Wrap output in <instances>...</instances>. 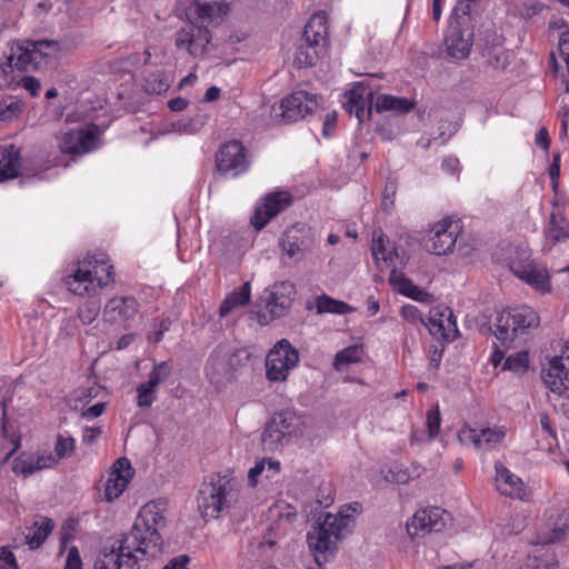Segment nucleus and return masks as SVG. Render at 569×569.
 I'll list each match as a JSON object with an SVG mask.
<instances>
[{
    "label": "nucleus",
    "instance_id": "1",
    "mask_svg": "<svg viewBox=\"0 0 569 569\" xmlns=\"http://www.w3.org/2000/svg\"><path fill=\"white\" fill-rule=\"evenodd\" d=\"M167 507V500L161 498L143 505L131 530L120 540L118 550L133 569H147L160 559L163 539L159 529L166 523Z\"/></svg>",
    "mask_w": 569,
    "mask_h": 569
},
{
    "label": "nucleus",
    "instance_id": "2",
    "mask_svg": "<svg viewBox=\"0 0 569 569\" xmlns=\"http://www.w3.org/2000/svg\"><path fill=\"white\" fill-rule=\"evenodd\" d=\"M228 11L229 7L223 1H190L183 10L188 24L177 32V48L187 49L193 57L202 56L211 40L207 24L218 23L227 16Z\"/></svg>",
    "mask_w": 569,
    "mask_h": 569
},
{
    "label": "nucleus",
    "instance_id": "3",
    "mask_svg": "<svg viewBox=\"0 0 569 569\" xmlns=\"http://www.w3.org/2000/svg\"><path fill=\"white\" fill-rule=\"evenodd\" d=\"M359 510L358 502L346 505L337 513L319 518L317 525L307 532L308 549L319 567L335 558L339 541L350 532L353 515Z\"/></svg>",
    "mask_w": 569,
    "mask_h": 569
},
{
    "label": "nucleus",
    "instance_id": "4",
    "mask_svg": "<svg viewBox=\"0 0 569 569\" xmlns=\"http://www.w3.org/2000/svg\"><path fill=\"white\" fill-rule=\"evenodd\" d=\"M239 499L240 487L234 477L211 475L198 491V510L206 521L216 520L230 513L238 506Z\"/></svg>",
    "mask_w": 569,
    "mask_h": 569
},
{
    "label": "nucleus",
    "instance_id": "5",
    "mask_svg": "<svg viewBox=\"0 0 569 569\" xmlns=\"http://www.w3.org/2000/svg\"><path fill=\"white\" fill-rule=\"evenodd\" d=\"M114 282L113 266L103 256H87L73 263L64 277L67 289L79 297L92 298Z\"/></svg>",
    "mask_w": 569,
    "mask_h": 569
},
{
    "label": "nucleus",
    "instance_id": "6",
    "mask_svg": "<svg viewBox=\"0 0 569 569\" xmlns=\"http://www.w3.org/2000/svg\"><path fill=\"white\" fill-rule=\"evenodd\" d=\"M371 252L378 264L382 262L387 268H391L389 283L397 292L418 302H429L431 300V295L428 291L415 284L396 269L398 263H402L403 258L400 257L397 248L390 243L381 231L373 232Z\"/></svg>",
    "mask_w": 569,
    "mask_h": 569
},
{
    "label": "nucleus",
    "instance_id": "7",
    "mask_svg": "<svg viewBox=\"0 0 569 569\" xmlns=\"http://www.w3.org/2000/svg\"><path fill=\"white\" fill-rule=\"evenodd\" d=\"M60 44L58 41H17L11 46V60H16L19 72L29 68L41 69L59 59Z\"/></svg>",
    "mask_w": 569,
    "mask_h": 569
},
{
    "label": "nucleus",
    "instance_id": "8",
    "mask_svg": "<svg viewBox=\"0 0 569 569\" xmlns=\"http://www.w3.org/2000/svg\"><path fill=\"white\" fill-rule=\"evenodd\" d=\"M538 326L537 312L531 307L521 306L502 311L496 319L493 333L503 346H508Z\"/></svg>",
    "mask_w": 569,
    "mask_h": 569
},
{
    "label": "nucleus",
    "instance_id": "9",
    "mask_svg": "<svg viewBox=\"0 0 569 569\" xmlns=\"http://www.w3.org/2000/svg\"><path fill=\"white\" fill-rule=\"evenodd\" d=\"M511 272L535 290L546 293L551 290L550 274L546 267L535 262L528 251L517 250L509 262Z\"/></svg>",
    "mask_w": 569,
    "mask_h": 569
},
{
    "label": "nucleus",
    "instance_id": "10",
    "mask_svg": "<svg viewBox=\"0 0 569 569\" xmlns=\"http://www.w3.org/2000/svg\"><path fill=\"white\" fill-rule=\"evenodd\" d=\"M298 362V350L288 340L282 339L267 355L266 377L272 382H283Z\"/></svg>",
    "mask_w": 569,
    "mask_h": 569
},
{
    "label": "nucleus",
    "instance_id": "11",
    "mask_svg": "<svg viewBox=\"0 0 569 569\" xmlns=\"http://www.w3.org/2000/svg\"><path fill=\"white\" fill-rule=\"evenodd\" d=\"M250 164V154L246 147L238 140L223 143L216 154L218 171L228 178H237L246 173Z\"/></svg>",
    "mask_w": 569,
    "mask_h": 569
},
{
    "label": "nucleus",
    "instance_id": "12",
    "mask_svg": "<svg viewBox=\"0 0 569 569\" xmlns=\"http://www.w3.org/2000/svg\"><path fill=\"white\" fill-rule=\"evenodd\" d=\"M461 232V226L451 218H443L435 222L427 232L425 248L428 252L442 256L452 252L458 236Z\"/></svg>",
    "mask_w": 569,
    "mask_h": 569
},
{
    "label": "nucleus",
    "instance_id": "13",
    "mask_svg": "<svg viewBox=\"0 0 569 569\" xmlns=\"http://www.w3.org/2000/svg\"><path fill=\"white\" fill-rule=\"evenodd\" d=\"M100 134L96 124L70 129L58 137V147L63 153L82 156L99 147Z\"/></svg>",
    "mask_w": 569,
    "mask_h": 569
},
{
    "label": "nucleus",
    "instance_id": "14",
    "mask_svg": "<svg viewBox=\"0 0 569 569\" xmlns=\"http://www.w3.org/2000/svg\"><path fill=\"white\" fill-rule=\"evenodd\" d=\"M319 106L316 94L300 90L283 98L278 108L273 107L274 118L284 122H296L312 113Z\"/></svg>",
    "mask_w": 569,
    "mask_h": 569
},
{
    "label": "nucleus",
    "instance_id": "15",
    "mask_svg": "<svg viewBox=\"0 0 569 569\" xmlns=\"http://www.w3.org/2000/svg\"><path fill=\"white\" fill-rule=\"evenodd\" d=\"M545 385L559 396L569 397V343L542 369Z\"/></svg>",
    "mask_w": 569,
    "mask_h": 569
},
{
    "label": "nucleus",
    "instance_id": "16",
    "mask_svg": "<svg viewBox=\"0 0 569 569\" xmlns=\"http://www.w3.org/2000/svg\"><path fill=\"white\" fill-rule=\"evenodd\" d=\"M507 431L505 426H492L478 430L465 425L458 431V440L462 446L473 447L479 451H488L502 443Z\"/></svg>",
    "mask_w": 569,
    "mask_h": 569
},
{
    "label": "nucleus",
    "instance_id": "17",
    "mask_svg": "<svg viewBox=\"0 0 569 569\" xmlns=\"http://www.w3.org/2000/svg\"><path fill=\"white\" fill-rule=\"evenodd\" d=\"M447 512L438 507L423 508L407 521V532L411 538L425 537L430 532L441 531L447 523Z\"/></svg>",
    "mask_w": 569,
    "mask_h": 569
},
{
    "label": "nucleus",
    "instance_id": "18",
    "mask_svg": "<svg viewBox=\"0 0 569 569\" xmlns=\"http://www.w3.org/2000/svg\"><path fill=\"white\" fill-rule=\"evenodd\" d=\"M569 532V500L550 510L546 529L538 536L536 545H550L561 541Z\"/></svg>",
    "mask_w": 569,
    "mask_h": 569
},
{
    "label": "nucleus",
    "instance_id": "19",
    "mask_svg": "<svg viewBox=\"0 0 569 569\" xmlns=\"http://www.w3.org/2000/svg\"><path fill=\"white\" fill-rule=\"evenodd\" d=\"M269 515L271 520L277 521V526L271 525L269 527V535L263 537L260 542L262 548H273L278 539L292 529V521L297 517V509L284 501H279L269 509Z\"/></svg>",
    "mask_w": 569,
    "mask_h": 569
},
{
    "label": "nucleus",
    "instance_id": "20",
    "mask_svg": "<svg viewBox=\"0 0 569 569\" xmlns=\"http://www.w3.org/2000/svg\"><path fill=\"white\" fill-rule=\"evenodd\" d=\"M133 476L134 470L130 460L126 457L117 459L109 470L103 490V499L107 502L117 500L126 491Z\"/></svg>",
    "mask_w": 569,
    "mask_h": 569
},
{
    "label": "nucleus",
    "instance_id": "21",
    "mask_svg": "<svg viewBox=\"0 0 569 569\" xmlns=\"http://www.w3.org/2000/svg\"><path fill=\"white\" fill-rule=\"evenodd\" d=\"M296 287L290 281L276 282L263 291L266 309L271 318H281L290 309Z\"/></svg>",
    "mask_w": 569,
    "mask_h": 569
},
{
    "label": "nucleus",
    "instance_id": "22",
    "mask_svg": "<svg viewBox=\"0 0 569 569\" xmlns=\"http://www.w3.org/2000/svg\"><path fill=\"white\" fill-rule=\"evenodd\" d=\"M291 201V196L286 191L272 192L266 196L263 202L256 206L251 224L256 230H261L273 217L289 207Z\"/></svg>",
    "mask_w": 569,
    "mask_h": 569
},
{
    "label": "nucleus",
    "instance_id": "23",
    "mask_svg": "<svg viewBox=\"0 0 569 569\" xmlns=\"http://www.w3.org/2000/svg\"><path fill=\"white\" fill-rule=\"evenodd\" d=\"M57 466V459L51 451L37 450L21 452L12 462V470L18 476L29 477L38 471L51 469Z\"/></svg>",
    "mask_w": 569,
    "mask_h": 569
},
{
    "label": "nucleus",
    "instance_id": "24",
    "mask_svg": "<svg viewBox=\"0 0 569 569\" xmlns=\"http://www.w3.org/2000/svg\"><path fill=\"white\" fill-rule=\"evenodd\" d=\"M139 313V303L132 296H116L110 298L103 308L107 322L126 326Z\"/></svg>",
    "mask_w": 569,
    "mask_h": 569
},
{
    "label": "nucleus",
    "instance_id": "25",
    "mask_svg": "<svg viewBox=\"0 0 569 569\" xmlns=\"http://www.w3.org/2000/svg\"><path fill=\"white\" fill-rule=\"evenodd\" d=\"M495 485L500 495L519 500L527 498V487L519 476L502 462L495 463Z\"/></svg>",
    "mask_w": 569,
    "mask_h": 569
},
{
    "label": "nucleus",
    "instance_id": "26",
    "mask_svg": "<svg viewBox=\"0 0 569 569\" xmlns=\"http://www.w3.org/2000/svg\"><path fill=\"white\" fill-rule=\"evenodd\" d=\"M234 355L224 350H216L206 365V375L213 383L230 380L234 371Z\"/></svg>",
    "mask_w": 569,
    "mask_h": 569
},
{
    "label": "nucleus",
    "instance_id": "27",
    "mask_svg": "<svg viewBox=\"0 0 569 569\" xmlns=\"http://www.w3.org/2000/svg\"><path fill=\"white\" fill-rule=\"evenodd\" d=\"M427 326L432 336L445 340H453L458 332L453 312L449 308L432 310Z\"/></svg>",
    "mask_w": 569,
    "mask_h": 569
},
{
    "label": "nucleus",
    "instance_id": "28",
    "mask_svg": "<svg viewBox=\"0 0 569 569\" xmlns=\"http://www.w3.org/2000/svg\"><path fill=\"white\" fill-rule=\"evenodd\" d=\"M368 94V88L358 82L348 92H346L342 98V106L345 110L350 114H355L359 123L363 122V120L370 114L367 100Z\"/></svg>",
    "mask_w": 569,
    "mask_h": 569
},
{
    "label": "nucleus",
    "instance_id": "29",
    "mask_svg": "<svg viewBox=\"0 0 569 569\" xmlns=\"http://www.w3.org/2000/svg\"><path fill=\"white\" fill-rule=\"evenodd\" d=\"M280 247L282 254L287 256L290 261H300L307 250L303 230L297 227L288 228L280 239Z\"/></svg>",
    "mask_w": 569,
    "mask_h": 569
},
{
    "label": "nucleus",
    "instance_id": "30",
    "mask_svg": "<svg viewBox=\"0 0 569 569\" xmlns=\"http://www.w3.org/2000/svg\"><path fill=\"white\" fill-rule=\"evenodd\" d=\"M281 431L290 440L291 438H300L307 435V427L311 420L308 417L299 416L292 411H281L273 415Z\"/></svg>",
    "mask_w": 569,
    "mask_h": 569
},
{
    "label": "nucleus",
    "instance_id": "31",
    "mask_svg": "<svg viewBox=\"0 0 569 569\" xmlns=\"http://www.w3.org/2000/svg\"><path fill=\"white\" fill-rule=\"evenodd\" d=\"M328 38L327 16L325 12H317L311 16L305 27L302 41L313 47L326 49Z\"/></svg>",
    "mask_w": 569,
    "mask_h": 569
},
{
    "label": "nucleus",
    "instance_id": "32",
    "mask_svg": "<svg viewBox=\"0 0 569 569\" xmlns=\"http://www.w3.org/2000/svg\"><path fill=\"white\" fill-rule=\"evenodd\" d=\"M447 52L455 60L466 59L472 47V34L458 28H452L447 36Z\"/></svg>",
    "mask_w": 569,
    "mask_h": 569
},
{
    "label": "nucleus",
    "instance_id": "33",
    "mask_svg": "<svg viewBox=\"0 0 569 569\" xmlns=\"http://www.w3.org/2000/svg\"><path fill=\"white\" fill-rule=\"evenodd\" d=\"M19 149L14 144L0 146V182L16 178L20 170Z\"/></svg>",
    "mask_w": 569,
    "mask_h": 569
},
{
    "label": "nucleus",
    "instance_id": "34",
    "mask_svg": "<svg viewBox=\"0 0 569 569\" xmlns=\"http://www.w3.org/2000/svg\"><path fill=\"white\" fill-rule=\"evenodd\" d=\"M250 295L251 289L249 282H244L240 288L227 295L219 308L220 317H226L232 311L248 305Z\"/></svg>",
    "mask_w": 569,
    "mask_h": 569
},
{
    "label": "nucleus",
    "instance_id": "35",
    "mask_svg": "<svg viewBox=\"0 0 569 569\" xmlns=\"http://www.w3.org/2000/svg\"><path fill=\"white\" fill-rule=\"evenodd\" d=\"M280 472V462L271 458H262L256 461L248 472L250 486L256 487L261 479H272Z\"/></svg>",
    "mask_w": 569,
    "mask_h": 569
},
{
    "label": "nucleus",
    "instance_id": "36",
    "mask_svg": "<svg viewBox=\"0 0 569 569\" xmlns=\"http://www.w3.org/2000/svg\"><path fill=\"white\" fill-rule=\"evenodd\" d=\"M545 237L551 246L569 239V221L561 214L551 212Z\"/></svg>",
    "mask_w": 569,
    "mask_h": 569
},
{
    "label": "nucleus",
    "instance_id": "37",
    "mask_svg": "<svg viewBox=\"0 0 569 569\" xmlns=\"http://www.w3.org/2000/svg\"><path fill=\"white\" fill-rule=\"evenodd\" d=\"M375 106L376 110L379 112L392 111L396 113H405L413 109L415 102L403 97L379 94L376 99Z\"/></svg>",
    "mask_w": 569,
    "mask_h": 569
},
{
    "label": "nucleus",
    "instance_id": "38",
    "mask_svg": "<svg viewBox=\"0 0 569 569\" xmlns=\"http://www.w3.org/2000/svg\"><path fill=\"white\" fill-rule=\"evenodd\" d=\"M52 529L53 522L49 518H41L40 520L36 521L34 525L28 529L26 535L27 545L30 547V549L39 548L44 542Z\"/></svg>",
    "mask_w": 569,
    "mask_h": 569
},
{
    "label": "nucleus",
    "instance_id": "39",
    "mask_svg": "<svg viewBox=\"0 0 569 569\" xmlns=\"http://www.w3.org/2000/svg\"><path fill=\"white\" fill-rule=\"evenodd\" d=\"M276 419L272 417L267 423L262 433V443L268 450H278L289 441L283 431L279 428V425H274Z\"/></svg>",
    "mask_w": 569,
    "mask_h": 569
},
{
    "label": "nucleus",
    "instance_id": "40",
    "mask_svg": "<svg viewBox=\"0 0 569 569\" xmlns=\"http://www.w3.org/2000/svg\"><path fill=\"white\" fill-rule=\"evenodd\" d=\"M363 356V350L360 346L353 345L340 350L333 361V367L337 371H343L350 365L360 362Z\"/></svg>",
    "mask_w": 569,
    "mask_h": 569
},
{
    "label": "nucleus",
    "instance_id": "41",
    "mask_svg": "<svg viewBox=\"0 0 569 569\" xmlns=\"http://www.w3.org/2000/svg\"><path fill=\"white\" fill-rule=\"evenodd\" d=\"M315 305L318 313L346 315L353 311V308L348 303L336 300L327 295L317 297Z\"/></svg>",
    "mask_w": 569,
    "mask_h": 569
},
{
    "label": "nucleus",
    "instance_id": "42",
    "mask_svg": "<svg viewBox=\"0 0 569 569\" xmlns=\"http://www.w3.org/2000/svg\"><path fill=\"white\" fill-rule=\"evenodd\" d=\"M527 567L529 569H559L558 561L549 550L541 548L529 556Z\"/></svg>",
    "mask_w": 569,
    "mask_h": 569
},
{
    "label": "nucleus",
    "instance_id": "43",
    "mask_svg": "<svg viewBox=\"0 0 569 569\" xmlns=\"http://www.w3.org/2000/svg\"><path fill=\"white\" fill-rule=\"evenodd\" d=\"M93 569H133L119 550L103 555L94 562Z\"/></svg>",
    "mask_w": 569,
    "mask_h": 569
},
{
    "label": "nucleus",
    "instance_id": "44",
    "mask_svg": "<svg viewBox=\"0 0 569 569\" xmlns=\"http://www.w3.org/2000/svg\"><path fill=\"white\" fill-rule=\"evenodd\" d=\"M325 49H320V47H313V44H309L302 41L299 46L295 62L299 67H309L316 62V59L323 53Z\"/></svg>",
    "mask_w": 569,
    "mask_h": 569
},
{
    "label": "nucleus",
    "instance_id": "45",
    "mask_svg": "<svg viewBox=\"0 0 569 569\" xmlns=\"http://www.w3.org/2000/svg\"><path fill=\"white\" fill-rule=\"evenodd\" d=\"M172 372V366L168 361L156 363L144 381L148 386L159 389V386L164 382Z\"/></svg>",
    "mask_w": 569,
    "mask_h": 569
},
{
    "label": "nucleus",
    "instance_id": "46",
    "mask_svg": "<svg viewBox=\"0 0 569 569\" xmlns=\"http://www.w3.org/2000/svg\"><path fill=\"white\" fill-rule=\"evenodd\" d=\"M76 449V440L70 436L58 435L54 443L53 458L57 459V465L60 460L69 458Z\"/></svg>",
    "mask_w": 569,
    "mask_h": 569
},
{
    "label": "nucleus",
    "instance_id": "47",
    "mask_svg": "<svg viewBox=\"0 0 569 569\" xmlns=\"http://www.w3.org/2000/svg\"><path fill=\"white\" fill-rule=\"evenodd\" d=\"M16 71H18L16 60H11L10 53L7 61L0 63V89L16 86L18 82V77L14 74Z\"/></svg>",
    "mask_w": 569,
    "mask_h": 569
},
{
    "label": "nucleus",
    "instance_id": "48",
    "mask_svg": "<svg viewBox=\"0 0 569 569\" xmlns=\"http://www.w3.org/2000/svg\"><path fill=\"white\" fill-rule=\"evenodd\" d=\"M158 390L146 382L137 387V406L140 409H148L157 400Z\"/></svg>",
    "mask_w": 569,
    "mask_h": 569
},
{
    "label": "nucleus",
    "instance_id": "49",
    "mask_svg": "<svg viewBox=\"0 0 569 569\" xmlns=\"http://www.w3.org/2000/svg\"><path fill=\"white\" fill-rule=\"evenodd\" d=\"M22 107L19 100L7 99L0 101V123L8 122L19 117Z\"/></svg>",
    "mask_w": 569,
    "mask_h": 569
},
{
    "label": "nucleus",
    "instance_id": "50",
    "mask_svg": "<svg viewBox=\"0 0 569 569\" xmlns=\"http://www.w3.org/2000/svg\"><path fill=\"white\" fill-rule=\"evenodd\" d=\"M529 365V357L527 351H518L507 357L503 365V369L511 370L513 372H523L527 370Z\"/></svg>",
    "mask_w": 569,
    "mask_h": 569
},
{
    "label": "nucleus",
    "instance_id": "51",
    "mask_svg": "<svg viewBox=\"0 0 569 569\" xmlns=\"http://www.w3.org/2000/svg\"><path fill=\"white\" fill-rule=\"evenodd\" d=\"M100 312V303L98 301H88L79 307L77 318L87 326L92 323Z\"/></svg>",
    "mask_w": 569,
    "mask_h": 569
},
{
    "label": "nucleus",
    "instance_id": "52",
    "mask_svg": "<svg viewBox=\"0 0 569 569\" xmlns=\"http://www.w3.org/2000/svg\"><path fill=\"white\" fill-rule=\"evenodd\" d=\"M400 316L411 325H425L421 311L413 305H405L400 309Z\"/></svg>",
    "mask_w": 569,
    "mask_h": 569
},
{
    "label": "nucleus",
    "instance_id": "53",
    "mask_svg": "<svg viewBox=\"0 0 569 569\" xmlns=\"http://www.w3.org/2000/svg\"><path fill=\"white\" fill-rule=\"evenodd\" d=\"M441 418L438 409L429 410L427 413V428L429 438H436L440 432Z\"/></svg>",
    "mask_w": 569,
    "mask_h": 569
},
{
    "label": "nucleus",
    "instance_id": "54",
    "mask_svg": "<svg viewBox=\"0 0 569 569\" xmlns=\"http://www.w3.org/2000/svg\"><path fill=\"white\" fill-rule=\"evenodd\" d=\"M79 319L76 316H69L61 320L59 335L63 337L74 336L79 328Z\"/></svg>",
    "mask_w": 569,
    "mask_h": 569
},
{
    "label": "nucleus",
    "instance_id": "55",
    "mask_svg": "<svg viewBox=\"0 0 569 569\" xmlns=\"http://www.w3.org/2000/svg\"><path fill=\"white\" fill-rule=\"evenodd\" d=\"M0 569H19L16 557L9 547L0 548Z\"/></svg>",
    "mask_w": 569,
    "mask_h": 569
},
{
    "label": "nucleus",
    "instance_id": "56",
    "mask_svg": "<svg viewBox=\"0 0 569 569\" xmlns=\"http://www.w3.org/2000/svg\"><path fill=\"white\" fill-rule=\"evenodd\" d=\"M170 325H171V322L169 319L160 320L159 323L154 325V327H156L154 330H150L148 332V337H147L148 340L150 342H154V343L161 341L164 332H167L169 330Z\"/></svg>",
    "mask_w": 569,
    "mask_h": 569
},
{
    "label": "nucleus",
    "instance_id": "57",
    "mask_svg": "<svg viewBox=\"0 0 569 569\" xmlns=\"http://www.w3.org/2000/svg\"><path fill=\"white\" fill-rule=\"evenodd\" d=\"M509 57L510 54L507 51L502 49H495L490 53V64L497 69H503L509 63Z\"/></svg>",
    "mask_w": 569,
    "mask_h": 569
},
{
    "label": "nucleus",
    "instance_id": "58",
    "mask_svg": "<svg viewBox=\"0 0 569 569\" xmlns=\"http://www.w3.org/2000/svg\"><path fill=\"white\" fill-rule=\"evenodd\" d=\"M63 569H82V560L77 547L69 549Z\"/></svg>",
    "mask_w": 569,
    "mask_h": 569
},
{
    "label": "nucleus",
    "instance_id": "59",
    "mask_svg": "<svg viewBox=\"0 0 569 569\" xmlns=\"http://www.w3.org/2000/svg\"><path fill=\"white\" fill-rule=\"evenodd\" d=\"M16 84H21L31 96H37L41 89L40 81L33 77H22Z\"/></svg>",
    "mask_w": 569,
    "mask_h": 569
},
{
    "label": "nucleus",
    "instance_id": "60",
    "mask_svg": "<svg viewBox=\"0 0 569 569\" xmlns=\"http://www.w3.org/2000/svg\"><path fill=\"white\" fill-rule=\"evenodd\" d=\"M441 169L448 174H455L460 170V161L456 157H447L441 163Z\"/></svg>",
    "mask_w": 569,
    "mask_h": 569
},
{
    "label": "nucleus",
    "instance_id": "61",
    "mask_svg": "<svg viewBox=\"0 0 569 569\" xmlns=\"http://www.w3.org/2000/svg\"><path fill=\"white\" fill-rule=\"evenodd\" d=\"M169 84L163 79H154V81H151L150 79L147 80L146 83V90L148 92L160 94L164 92L168 89Z\"/></svg>",
    "mask_w": 569,
    "mask_h": 569
},
{
    "label": "nucleus",
    "instance_id": "62",
    "mask_svg": "<svg viewBox=\"0 0 569 569\" xmlns=\"http://www.w3.org/2000/svg\"><path fill=\"white\" fill-rule=\"evenodd\" d=\"M100 427H84L82 432V441L92 445L101 435Z\"/></svg>",
    "mask_w": 569,
    "mask_h": 569
},
{
    "label": "nucleus",
    "instance_id": "63",
    "mask_svg": "<svg viewBox=\"0 0 569 569\" xmlns=\"http://www.w3.org/2000/svg\"><path fill=\"white\" fill-rule=\"evenodd\" d=\"M104 409H106V403L103 401H99V402L94 403L93 406L87 408L82 412V417L86 419L98 418L103 413Z\"/></svg>",
    "mask_w": 569,
    "mask_h": 569
},
{
    "label": "nucleus",
    "instance_id": "64",
    "mask_svg": "<svg viewBox=\"0 0 569 569\" xmlns=\"http://www.w3.org/2000/svg\"><path fill=\"white\" fill-rule=\"evenodd\" d=\"M190 559L188 556H180L171 560L163 569H189L187 566Z\"/></svg>",
    "mask_w": 569,
    "mask_h": 569
}]
</instances>
